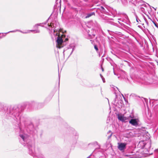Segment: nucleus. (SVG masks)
<instances>
[{"label":"nucleus","mask_w":158,"mask_h":158,"mask_svg":"<svg viewBox=\"0 0 158 158\" xmlns=\"http://www.w3.org/2000/svg\"><path fill=\"white\" fill-rule=\"evenodd\" d=\"M100 76L101 77V78H102H102H104V77H103V76H102L101 74H100Z\"/></svg>","instance_id":"nucleus-20"},{"label":"nucleus","mask_w":158,"mask_h":158,"mask_svg":"<svg viewBox=\"0 0 158 158\" xmlns=\"http://www.w3.org/2000/svg\"><path fill=\"white\" fill-rule=\"evenodd\" d=\"M118 23H119V24H121V23H120V22H119V21H118Z\"/></svg>","instance_id":"nucleus-24"},{"label":"nucleus","mask_w":158,"mask_h":158,"mask_svg":"<svg viewBox=\"0 0 158 158\" xmlns=\"http://www.w3.org/2000/svg\"><path fill=\"white\" fill-rule=\"evenodd\" d=\"M118 20H121V19H118Z\"/></svg>","instance_id":"nucleus-28"},{"label":"nucleus","mask_w":158,"mask_h":158,"mask_svg":"<svg viewBox=\"0 0 158 158\" xmlns=\"http://www.w3.org/2000/svg\"><path fill=\"white\" fill-rule=\"evenodd\" d=\"M118 119L120 121L122 122H125L127 121V120H129L130 118H132V117L131 115L127 117H124L123 115L118 114Z\"/></svg>","instance_id":"nucleus-4"},{"label":"nucleus","mask_w":158,"mask_h":158,"mask_svg":"<svg viewBox=\"0 0 158 158\" xmlns=\"http://www.w3.org/2000/svg\"><path fill=\"white\" fill-rule=\"evenodd\" d=\"M57 44L56 47L59 48H61L63 47L62 44L63 43V40L61 37L58 36L56 40Z\"/></svg>","instance_id":"nucleus-6"},{"label":"nucleus","mask_w":158,"mask_h":158,"mask_svg":"<svg viewBox=\"0 0 158 158\" xmlns=\"http://www.w3.org/2000/svg\"><path fill=\"white\" fill-rule=\"evenodd\" d=\"M1 110L0 112L4 113L6 110H8L7 116L8 119L10 118H12L18 122L22 121V118L20 116L21 113L20 112L19 108L17 106H14L13 108H10L8 110L6 106H1Z\"/></svg>","instance_id":"nucleus-2"},{"label":"nucleus","mask_w":158,"mask_h":158,"mask_svg":"<svg viewBox=\"0 0 158 158\" xmlns=\"http://www.w3.org/2000/svg\"><path fill=\"white\" fill-rule=\"evenodd\" d=\"M145 21L146 22V20L145 19Z\"/></svg>","instance_id":"nucleus-31"},{"label":"nucleus","mask_w":158,"mask_h":158,"mask_svg":"<svg viewBox=\"0 0 158 158\" xmlns=\"http://www.w3.org/2000/svg\"><path fill=\"white\" fill-rule=\"evenodd\" d=\"M102 80L103 81V82L104 83L105 82V79L104 78H102Z\"/></svg>","instance_id":"nucleus-17"},{"label":"nucleus","mask_w":158,"mask_h":158,"mask_svg":"<svg viewBox=\"0 0 158 158\" xmlns=\"http://www.w3.org/2000/svg\"><path fill=\"white\" fill-rule=\"evenodd\" d=\"M49 27L50 26L52 27V26H53V27H54V25H53V24H50V25H49Z\"/></svg>","instance_id":"nucleus-19"},{"label":"nucleus","mask_w":158,"mask_h":158,"mask_svg":"<svg viewBox=\"0 0 158 158\" xmlns=\"http://www.w3.org/2000/svg\"><path fill=\"white\" fill-rule=\"evenodd\" d=\"M118 148L120 150H124L126 148L127 143H118Z\"/></svg>","instance_id":"nucleus-7"},{"label":"nucleus","mask_w":158,"mask_h":158,"mask_svg":"<svg viewBox=\"0 0 158 158\" xmlns=\"http://www.w3.org/2000/svg\"><path fill=\"white\" fill-rule=\"evenodd\" d=\"M26 130L29 134H33L35 133V130L33 124L32 123L30 124L27 127Z\"/></svg>","instance_id":"nucleus-5"},{"label":"nucleus","mask_w":158,"mask_h":158,"mask_svg":"<svg viewBox=\"0 0 158 158\" xmlns=\"http://www.w3.org/2000/svg\"><path fill=\"white\" fill-rule=\"evenodd\" d=\"M59 78L60 79V75H59Z\"/></svg>","instance_id":"nucleus-26"},{"label":"nucleus","mask_w":158,"mask_h":158,"mask_svg":"<svg viewBox=\"0 0 158 158\" xmlns=\"http://www.w3.org/2000/svg\"><path fill=\"white\" fill-rule=\"evenodd\" d=\"M101 9L102 10H104V8L102 6L101 7Z\"/></svg>","instance_id":"nucleus-18"},{"label":"nucleus","mask_w":158,"mask_h":158,"mask_svg":"<svg viewBox=\"0 0 158 158\" xmlns=\"http://www.w3.org/2000/svg\"><path fill=\"white\" fill-rule=\"evenodd\" d=\"M61 61H60V60H59V62H60V63H59L58 62V67H61V62L63 63V62L62 61V60H61Z\"/></svg>","instance_id":"nucleus-13"},{"label":"nucleus","mask_w":158,"mask_h":158,"mask_svg":"<svg viewBox=\"0 0 158 158\" xmlns=\"http://www.w3.org/2000/svg\"><path fill=\"white\" fill-rule=\"evenodd\" d=\"M135 5L140 6L144 3V2L141 0H135L134 1Z\"/></svg>","instance_id":"nucleus-9"},{"label":"nucleus","mask_w":158,"mask_h":158,"mask_svg":"<svg viewBox=\"0 0 158 158\" xmlns=\"http://www.w3.org/2000/svg\"><path fill=\"white\" fill-rule=\"evenodd\" d=\"M124 61H125V62H127V61L126 60H125Z\"/></svg>","instance_id":"nucleus-30"},{"label":"nucleus","mask_w":158,"mask_h":158,"mask_svg":"<svg viewBox=\"0 0 158 158\" xmlns=\"http://www.w3.org/2000/svg\"><path fill=\"white\" fill-rule=\"evenodd\" d=\"M138 119L136 118L131 119L129 121V123L134 126H136L138 125Z\"/></svg>","instance_id":"nucleus-8"},{"label":"nucleus","mask_w":158,"mask_h":158,"mask_svg":"<svg viewBox=\"0 0 158 158\" xmlns=\"http://www.w3.org/2000/svg\"><path fill=\"white\" fill-rule=\"evenodd\" d=\"M101 69H102V72H103L104 71V69L103 68V67H102V65H101Z\"/></svg>","instance_id":"nucleus-16"},{"label":"nucleus","mask_w":158,"mask_h":158,"mask_svg":"<svg viewBox=\"0 0 158 158\" xmlns=\"http://www.w3.org/2000/svg\"><path fill=\"white\" fill-rule=\"evenodd\" d=\"M110 133V135H109L108 137V139H109V138H110L111 136H112V133L111 132V131H109L108 132H107V134H109Z\"/></svg>","instance_id":"nucleus-11"},{"label":"nucleus","mask_w":158,"mask_h":158,"mask_svg":"<svg viewBox=\"0 0 158 158\" xmlns=\"http://www.w3.org/2000/svg\"><path fill=\"white\" fill-rule=\"evenodd\" d=\"M124 100L125 101H126V99L125 98V99H124Z\"/></svg>","instance_id":"nucleus-25"},{"label":"nucleus","mask_w":158,"mask_h":158,"mask_svg":"<svg viewBox=\"0 0 158 158\" xmlns=\"http://www.w3.org/2000/svg\"><path fill=\"white\" fill-rule=\"evenodd\" d=\"M116 88H117V89H118V88H117V87H116Z\"/></svg>","instance_id":"nucleus-32"},{"label":"nucleus","mask_w":158,"mask_h":158,"mask_svg":"<svg viewBox=\"0 0 158 158\" xmlns=\"http://www.w3.org/2000/svg\"><path fill=\"white\" fill-rule=\"evenodd\" d=\"M26 105H27V104H29V102H26Z\"/></svg>","instance_id":"nucleus-22"},{"label":"nucleus","mask_w":158,"mask_h":158,"mask_svg":"<svg viewBox=\"0 0 158 158\" xmlns=\"http://www.w3.org/2000/svg\"><path fill=\"white\" fill-rule=\"evenodd\" d=\"M17 31H19L24 34H26L29 33L31 32H34V33H39L40 32V31L39 30H28L27 32H23L22 31H19L18 30H17L14 31H10L6 33V34L9 33V32H15Z\"/></svg>","instance_id":"nucleus-3"},{"label":"nucleus","mask_w":158,"mask_h":158,"mask_svg":"<svg viewBox=\"0 0 158 158\" xmlns=\"http://www.w3.org/2000/svg\"><path fill=\"white\" fill-rule=\"evenodd\" d=\"M63 65H64V64H63H63H62V66H63Z\"/></svg>","instance_id":"nucleus-29"},{"label":"nucleus","mask_w":158,"mask_h":158,"mask_svg":"<svg viewBox=\"0 0 158 158\" xmlns=\"http://www.w3.org/2000/svg\"><path fill=\"white\" fill-rule=\"evenodd\" d=\"M122 95L123 97V98H124V99H125V98L124 97V95L123 94H122Z\"/></svg>","instance_id":"nucleus-21"},{"label":"nucleus","mask_w":158,"mask_h":158,"mask_svg":"<svg viewBox=\"0 0 158 158\" xmlns=\"http://www.w3.org/2000/svg\"><path fill=\"white\" fill-rule=\"evenodd\" d=\"M156 62H157V65H158V62H157V61H156Z\"/></svg>","instance_id":"nucleus-27"},{"label":"nucleus","mask_w":158,"mask_h":158,"mask_svg":"<svg viewBox=\"0 0 158 158\" xmlns=\"http://www.w3.org/2000/svg\"><path fill=\"white\" fill-rule=\"evenodd\" d=\"M114 75H116V74L114 72Z\"/></svg>","instance_id":"nucleus-23"},{"label":"nucleus","mask_w":158,"mask_h":158,"mask_svg":"<svg viewBox=\"0 0 158 158\" xmlns=\"http://www.w3.org/2000/svg\"><path fill=\"white\" fill-rule=\"evenodd\" d=\"M69 129L70 130L72 131V132H73V134H74V133H75L76 135H77V134L76 133V132L75 131V130L72 127H69Z\"/></svg>","instance_id":"nucleus-12"},{"label":"nucleus","mask_w":158,"mask_h":158,"mask_svg":"<svg viewBox=\"0 0 158 158\" xmlns=\"http://www.w3.org/2000/svg\"><path fill=\"white\" fill-rule=\"evenodd\" d=\"M95 14L94 12H92L90 13H89L87 14V15L85 17L86 18H89L91 16L94 15Z\"/></svg>","instance_id":"nucleus-10"},{"label":"nucleus","mask_w":158,"mask_h":158,"mask_svg":"<svg viewBox=\"0 0 158 158\" xmlns=\"http://www.w3.org/2000/svg\"><path fill=\"white\" fill-rule=\"evenodd\" d=\"M19 135L20 143L24 146L27 145L29 149V153L30 155L35 158H45L39 148L35 149L28 135L23 132L20 133Z\"/></svg>","instance_id":"nucleus-1"},{"label":"nucleus","mask_w":158,"mask_h":158,"mask_svg":"<svg viewBox=\"0 0 158 158\" xmlns=\"http://www.w3.org/2000/svg\"><path fill=\"white\" fill-rule=\"evenodd\" d=\"M94 47V48H95V49L97 51L98 50V48H97V46L96 45H95Z\"/></svg>","instance_id":"nucleus-15"},{"label":"nucleus","mask_w":158,"mask_h":158,"mask_svg":"<svg viewBox=\"0 0 158 158\" xmlns=\"http://www.w3.org/2000/svg\"><path fill=\"white\" fill-rule=\"evenodd\" d=\"M40 24H38L36 25H35L34 26V27L35 28H37L38 26H40Z\"/></svg>","instance_id":"nucleus-14"}]
</instances>
